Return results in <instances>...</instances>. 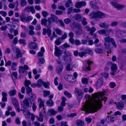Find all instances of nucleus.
Segmentation results:
<instances>
[{"label":"nucleus","mask_w":126,"mask_h":126,"mask_svg":"<svg viewBox=\"0 0 126 126\" xmlns=\"http://www.w3.org/2000/svg\"><path fill=\"white\" fill-rule=\"evenodd\" d=\"M26 89V93L28 95H30V94L32 93V88L30 87H27Z\"/></svg>","instance_id":"nucleus-38"},{"label":"nucleus","mask_w":126,"mask_h":126,"mask_svg":"<svg viewBox=\"0 0 126 126\" xmlns=\"http://www.w3.org/2000/svg\"><path fill=\"white\" fill-rule=\"evenodd\" d=\"M77 115L76 113H72L70 114H68L67 116L69 117H73L74 116H75Z\"/></svg>","instance_id":"nucleus-63"},{"label":"nucleus","mask_w":126,"mask_h":126,"mask_svg":"<svg viewBox=\"0 0 126 126\" xmlns=\"http://www.w3.org/2000/svg\"><path fill=\"white\" fill-rule=\"evenodd\" d=\"M55 32L56 33L60 35H61L62 34V32L59 29L57 28L55 30Z\"/></svg>","instance_id":"nucleus-60"},{"label":"nucleus","mask_w":126,"mask_h":126,"mask_svg":"<svg viewBox=\"0 0 126 126\" xmlns=\"http://www.w3.org/2000/svg\"><path fill=\"white\" fill-rule=\"evenodd\" d=\"M37 102L39 103V106L40 108H41L42 107H43V110L44 109V102L43 101L42 99L40 98L38 99Z\"/></svg>","instance_id":"nucleus-18"},{"label":"nucleus","mask_w":126,"mask_h":126,"mask_svg":"<svg viewBox=\"0 0 126 126\" xmlns=\"http://www.w3.org/2000/svg\"><path fill=\"white\" fill-rule=\"evenodd\" d=\"M95 51L97 53H101L103 52L102 50L100 48H97L95 49Z\"/></svg>","instance_id":"nucleus-61"},{"label":"nucleus","mask_w":126,"mask_h":126,"mask_svg":"<svg viewBox=\"0 0 126 126\" xmlns=\"http://www.w3.org/2000/svg\"><path fill=\"white\" fill-rule=\"evenodd\" d=\"M55 54L58 57L60 56L62 53V51L58 48L57 47L55 46Z\"/></svg>","instance_id":"nucleus-15"},{"label":"nucleus","mask_w":126,"mask_h":126,"mask_svg":"<svg viewBox=\"0 0 126 126\" xmlns=\"http://www.w3.org/2000/svg\"><path fill=\"white\" fill-rule=\"evenodd\" d=\"M12 102L14 105L18 103L17 100L15 98H13L12 99Z\"/></svg>","instance_id":"nucleus-55"},{"label":"nucleus","mask_w":126,"mask_h":126,"mask_svg":"<svg viewBox=\"0 0 126 126\" xmlns=\"http://www.w3.org/2000/svg\"><path fill=\"white\" fill-rule=\"evenodd\" d=\"M86 4V2L84 1H79L76 3L75 6L76 7L79 8L85 6Z\"/></svg>","instance_id":"nucleus-12"},{"label":"nucleus","mask_w":126,"mask_h":126,"mask_svg":"<svg viewBox=\"0 0 126 126\" xmlns=\"http://www.w3.org/2000/svg\"><path fill=\"white\" fill-rule=\"evenodd\" d=\"M91 62L90 61H87L85 63L84 67L83 68V71H87L91 70L90 65L91 64Z\"/></svg>","instance_id":"nucleus-10"},{"label":"nucleus","mask_w":126,"mask_h":126,"mask_svg":"<svg viewBox=\"0 0 126 126\" xmlns=\"http://www.w3.org/2000/svg\"><path fill=\"white\" fill-rule=\"evenodd\" d=\"M96 30V28L94 27H92V29L91 32H89V33L92 35L94 37H96V35L95 33L93 34V33L95 32Z\"/></svg>","instance_id":"nucleus-29"},{"label":"nucleus","mask_w":126,"mask_h":126,"mask_svg":"<svg viewBox=\"0 0 126 126\" xmlns=\"http://www.w3.org/2000/svg\"><path fill=\"white\" fill-rule=\"evenodd\" d=\"M63 68V65L62 64V65H61L57 66L56 67V71L57 72L59 75H61Z\"/></svg>","instance_id":"nucleus-19"},{"label":"nucleus","mask_w":126,"mask_h":126,"mask_svg":"<svg viewBox=\"0 0 126 126\" xmlns=\"http://www.w3.org/2000/svg\"><path fill=\"white\" fill-rule=\"evenodd\" d=\"M82 16L81 14H78L75 15L73 18L77 21H80L81 20Z\"/></svg>","instance_id":"nucleus-17"},{"label":"nucleus","mask_w":126,"mask_h":126,"mask_svg":"<svg viewBox=\"0 0 126 126\" xmlns=\"http://www.w3.org/2000/svg\"><path fill=\"white\" fill-rule=\"evenodd\" d=\"M49 82H44L43 85L45 87V88H49Z\"/></svg>","instance_id":"nucleus-54"},{"label":"nucleus","mask_w":126,"mask_h":126,"mask_svg":"<svg viewBox=\"0 0 126 126\" xmlns=\"http://www.w3.org/2000/svg\"><path fill=\"white\" fill-rule=\"evenodd\" d=\"M99 26L102 28L108 29L109 27V24H107L105 22L101 23L99 24Z\"/></svg>","instance_id":"nucleus-27"},{"label":"nucleus","mask_w":126,"mask_h":126,"mask_svg":"<svg viewBox=\"0 0 126 126\" xmlns=\"http://www.w3.org/2000/svg\"><path fill=\"white\" fill-rule=\"evenodd\" d=\"M101 76L105 78H107L109 76V74L107 73H101Z\"/></svg>","instance_id":"nucleus-59"},{"label":"nucleus","mask_w":126,"mask_h":126,"mask_svg":"<svg viewBox=\"0 0 126 126\" xmlns=\"http://www.w3.org/2000/svg\"><path fill=\"white\" fill-rule=\"evenodd\" d=\"M57 111L53 109H51L49 110L48 111L47 114L49 116L54 115L57 113Z\"/></svg>","instance_id":"nucleus-22"},{"label":"nucleus","mask_w":126,"mask_h":126,"mask_svg":"<svg viewBox=\"0 0 126 126\" xmlns=\"http://www.w3.org/2000/svg\"><path fill=\"white\" fill-rule=\"evenodd\" d=\"M117 69V65L115 64H113L111 65V71L110 73V74L113 75H114V73L116 72Z\"/></svg>","instance_id":"nucleus-13"},{"label":"nucleus","mask_w":126,"mask_h":126,"mask_svg":"<svg viewBox=\"0 0 126 126\" xmlns=\"http://www.w3.org/2000/svg\"><path fill=\"white\" fill-rule=\"evenodd\" d=\"M118 24L117 21H114L112 22L110 24V25L112 27L116 26H117Z\"/></svg>","instance_id":"nucleus-58"},{"label":"nucleus","mask_w":126,"mask_h":126,"mask_svg":"<svg viewBox=\"0 0 126 126\" xmlns=\"http://www.w3.org/2000/svg\"><path fill=\"white\" fill-rule=\"evenodd\" d=\"M116 106L117 108L120 110H122L123 109L124 106V104L122 103L118 102L116 104Z\"/></svg>","instance_id":"nucleus-32"},{"label":"nucleus","mask_w":126,"mask_h":126,"mask_svg":"<svg viewBox=\"0 0 126 126\" xmlns=\"http://www.w3.org/2000/svg\"><path fill=\"white\" fill-rule=\"evenodd\" d=\"M9 95L10 96H13L15 95L16 94V91L15 90H11L9 92Z\"/></svg>","instance_id":"nucleus-34"},{"label":"nucleus","mask_w":126,"mask_h":126,"mask_svg":"<svg viewBox=\"0 0 126 126\" xmlns=\"http://www.w3.org/2000/svg\"><path fill=\"white\" fill-rule=\"evenodd\" d=\"M47 22H48V25L47 26H48V27H51L52 22L53 21H52V20L51 17L47 18Z\"/></svg>","instance_id":"nucleus-43"},{"label":"nucleus","mask_w":126,"mask_h":126,"mask_svg":"<svg viewBox=\"0 0 126 126\" xmlns=\"http://www.w3.org/2000/svg\"><path fill=\"white\" fill-rule=\"evenodd\" d=\"M24 84L26 87H29V85L31 84V82L30 81L26 80L25 81Z\"/></svg>","instance_id":"nucleus-39"},{"label":"nucleus","mask_w":126,"mask_h":126,"mask_svg":"<svg viewBox=\"0 0 126 126\" xmlns=\"http://www.w3.org/2000/svg\"><path fill=\"white\" fill-rule=\"evenodd\" d=\"M98 32L99 33L102 35L106 33V32L105 30L99 31H98Z\"/></svg>","instance_id":"nucleus-64"},{"label":"nucleus","mask_w":126,"mask_h":126,"mask_svg":"<svg viewBox=\"0 0 126 126\" xmlns=\"http://www.w3.org/2000/svg\"><path fill=\"white\" fill-rule=\"evenodd\" d=\"M71 20L69 18H66L64 20V22L66 24H68L71 22Z\"/></svg>","instance_id":"nucleus-57"},{"label":"nucleus","mask_w":126,"mask_h":126,"mask_svg":"<svg viewBox=\"0 0 126 126\" xmlns=\"http://www.w3.org/2000/svg\"><path fill=\"white\" fill-rule=\"evenodd\" d=\"M23 104L22 105L21 107L25 109H27L31 107V105L29 104L28 100L27 98H25L23 100Z\"/></svg>","instance_id":"nucleus-6"},{"label":"nucleus","mask_w":126,"mask_h":126,"mask_svg":"<svg viewBox=\"0 0 126 126\" xmlns=\"http://www.w3.org/2000/svg\"><path fill=\"white\" fill-rule=\"evenodd\" d=\"M16 57L17 59L22 57V55L20 52V49L18 48H16Z\"/></svg>","instance_id":"nucleus-20"},{"label":"nucleus","mask_w":126,"mask_h":126,"mask_svg":"<svg viewBox=\"0 0 126 126\" xmlns=\"http://www.w3.org/2000/svg\"><path fill=\"white\" fill-rule=\"evenodd\" d=\"M81 81L82 83L84 84L87 85L88 83V79L86 78L82 79Z\"/></svg>","instance_id":"nucleus-42"},{"label":"nucleus","mask_w":126,"mask_h":126,"mask_svg":"<svg viewBox=\"0 0 126 126\" xmlns=\"http://www.w3.org/2000/svg\"><path fill=\"white\" fill-rule=\"evenodd\" d=\"M27 71L24 68L23 66H20L19 68V72L21 73L24 75H26L27 74Z\"/></svg>","instance_id":"nucleus-21"},{"label":"nucleus","mask_w":126,"mask_h":126,"mask_svg":"<svg viewBox=\"0 0 126 126\" xmlns=\"http://www.w3.org/2000/svg\"><path fill=\"white\" fill-rule=\"evenodd\" d=\"M97 14L98 17L102 18L106 16L105 14L99 11L97 12Z\"/></svg>","instance_id":"nucleus-31"},{"label":"nucleus","mask_w":126,"mask_h":126,"mask_svg":"<svg viewBox=\"0 0 126 126\" xmlns=\"http://www.w3.org/2000/svg\"><path fill=\"white\" fill-rule=\"evenodd\" d=\"M86 18L85 17L83 18L81 20L82 24L84 25H86L87 24V22L86 21Z\"/></svg>","instance_id":"nucleus-48"},{"label":"nucleus","mask_w":126,"mask_h":126,"mask_svg":"<svg viewBox=\"0 0 126 126\" xmlns=\"http://www.w3.org/2000/svg\"><path fill=\"white\" fill-rule=\"evenodd\" d=\"M44 82L41 79H39L37 83L38 87H40L41 85H43Z\"/></svg>","instance_id":"nucleus-47"},{"label":"nucleus","mask_w":126,"mask_h":126,"mask_svg":"<svg viewBox=\"0 0 126 126\" xmlns=\"http://www.w3.org/2000/svg\"><path fill=\"white\" fill-rule=\"evenodd\" d=\"M43 95L45 97H46L50 94V92L49 91L44 90L43 91Z\"/></svg>","instance_id":"nucleus-46"},{"label":"nucleus","mask_w":126,"mask_h":126,"mask_svg":"<svg viewBox=\"0 0 126 126\" xmlns=\"http://www.w3.org/2000/svg\"><path fill=\"white\" fill-rule=\"evenodd\" d=\"M71 27L73 30L78 35H80L83 32L82 28L79 24H77L75 22H73L71 25Z\"/></svg>","instance_id":"nucleus-2"},{"label":"nucleus","mask_w":126,"mask_h":126,"mask_svg":"<svg viewBox=\"0 0 126 126\" xmlns=\"http://www.w3.org/2000/svg\"><path fill=\"white\" fill-rule=\"evenodd\" d=\"M63 42L61 38H58L55 42V44L57 45H60Z\"/></svg>","instance_id":"nucleus-26"},{"label":"nucleus","mask_w":126,"mask_h":126,"mask_svg":"<svg viewBox=\"0 0 126 126\" xmlns=\"http://www.w3.org/2000/svg\"><path fill=\"white\" fill-rule=\"evenodd\" d=\"M81 49L82 50H83L84 53L86 54H89L93 55V53L92 51L89 48H85L84 47H82L81 48Z\"/></svg>","instance_id":"nucleus-16"},{"label":"nucleus","mask_w":126,"mask_h":126,"mask_svg":"<svg viewBox=\"0 0 126 126\" xmlns=\"http://www.w3.org/2000/svg\"><path fill=\"white\" fill-rule=\"evenodd\" d=\"M45 62V60L43 58H41L39 59V61L38 62V65L40 66V64H43Z\"/></svg>","instance_id":"nucleus-36"},{"label":"nucleus","mask_w":126,"mask_h":126,"mask_svg":"<svg viewBox=\"0 0 126 126\" xmlns=\"http://www.w3.org/2000/svg\"><path fill=\"white\" fill-rule=\"evenodd\" d=\"M51 16L52 21L57 23L59 20L58 18L55 15L52 14L51 15Z\"/></svg>","instance_id":"nucleus-25"},{"label":"nucleus","mask_w":126,"mask_h":126,"mask_svg":"<svg viewBox=\"0 0 126 126\" xmlns=\"http://www.w3.org/2000/svg\"><path fill=\"white\" fill-rule=\"evenodd\" d=\"M115 115H112L111 116H108L106 119L107 122H113L114 121V118Z\"/></svg>","instance_id":"nucleus-24"},{"label":"nucleus","mask_w":126,"mask_h":126,"mask_svg":"<svg viewBox=\"0 0 126 126\" xmlns=\"http://www.w3.org/2000/svg\"><path fill=\"white\" fill-rule=\"evenodd\" d=\"M77 125L78 126H82L84 123V122L82 121H79L77 122Z\"/></svg>","instance_id":"nucleus-50"},{"label":"nucleus","mask_w":126,"mask_h":126,"mask_svg":"<svg viewBox=\"0 0 126 126\" xmlns=\"http://www.w3.org/2000/svg\"><path fill=\"white\" fill-rule=\"evenodd\" d=\"M62 60L64 61L65 63H68L71 62V61L70 57L68 55H66L63 57L62 60H56V61L58 64H60L63 63L62 62Z\"/></svg>","instance_id":"nucleus-3"},{"label":"nucleus","mask_w":126,"mask_h":126,"mask_svg":"<svg viewBox=\"0 0 126 126\" xmlns=\"http://www.w3.org/2000/svg\"><path fill=\"white\" fill-rule=\"evenodd\" d=\"M72 3V2L70 1L67 0L65 4V6L66 7L68 8L70 6V4H71Z\"/></svg>","instance_id":"nucleus-62"},{"label":"nucleus","mask_w":126,"mask_h":126,"mask_svg":"<svg viewBox=\"0 0 126 126\" xmlns=\"http://www.w3.org/2000/svg\"><path fill=\"white\" fill-rule=\"evenodd\" d=\"M103 78H99L96 83V85L97 88H100L103 85Z\"/></svg>","instance_id":"nucleus-11"},{"label":"nucleus","mask_w":126,"mask_h":126,"mask_svg":"<svg viewBox=\"0 0 126 126\" xmlns=\"http://www.w3.org/2000/svg\"><path fill=\"white\" fill-rule=\"evenodd\" d=\"M104 45L105 46L106 48L108 50H109V51H108L107 52L108 53H111V45L110 43H106L105 42L104 43Z\"/></svg>","instance_id":"nucleus-23"},{"label":"nucleus","mask_w":126,"mask_h":126,"mask_svg":"<svg viewBox=\"0 0 126 126\" xmlns=\"http://www.w3.org/2000/svg\"><path fill=\"white\" fill-rule=\"evenodd\" d=\"M90 16L92 18H98L97 12L96 13H92L90 14Z\"/></svg>","instance_id":"nucleus-37"},{"label":"nucleus","mask_w":126,"mask_h":126,"mask_svg":"<svg viewBox=\"0 0 126 126\" xmlns=\"http://www.w3.org/2000/svg\"><path fill=\"white\" fill-rule=\"evenodd\" d=\"M47 30H46L47 32V35L49 37H50L51 33V31L50 28V27H48V26H47Z\"/></svg>","instance_id":"nucleus-44"},{"label":"nucleus","mask_w":126,"mask_h":126,"mask_svg":"<svg viewBox=\"0 0 126 126\" xmlns=\"http://www.w3.org/2000/svg\"><path fill=\"white\" fill-rule=\"evenodd\" d=\"M64 94L67 97L69 98H71L72 97L71 94L66 91H65L64 93Z\"/></svg>","instance_id":"nucleus-45"},{"label":"nucleus","mask_w":126,"mask_h":126,"mask_svg":"<svg viewBox=\"0 0 126 126\" xmlns=\"http://www.w3.org/2000/svg\"><path fill=\"white\" fill-rule=\"evenodd\" d=\"M71 77H72V79H73L72 76L68 75H66L64 77V78L66 80L68 81H69L70 80V79Z\"/></svg>","instance_id":"nucleus-49"},{"label":"nucleus","mask_w":126,"mask_h":126,"mask_svg":"<svg viewBox=\"0 0 126 126\" xmlns=\"http://www.w3.org/2000/svg\"><path fill=\"white\" fill-rule=\"evenodd\" d=\"M24 10L27 13L31 12L32 14H34L35 13V11L33 6H28L25 8Z\"/></svg>","instance_id":"nucleus-9"},{"label":"nucleus","mask_w":126,"mask_h":126,"mask_svg":"<svg viewBox=\"0 0 126 126\" xmlns=\"http://www.w3.org/2000/svg\"><path fill=\"white\" fill-rule=\"evenodd\" d=\"M20 4L21 7H24L27 4L26 0H21L20 1Z\"/></svg>","instance_id":"nucleus-33"},{"label":"nucleus","mask_w":126,"mask_h":126,"mask_svg":"<svg viewBox=\"0 0 126 126\" xmlns=\"http://www.w3.org/2000/svg\"><path fill=\"white\" fill-rule=\"evenodd\" d=\"M39 117L37 116L36 117L39 121L42 122L43 120V115L41 112H40L39 115Z\"/></svg>","instance_id":"nucleus-28"},{"label":"nucleus","mask_w":126,"mask_h":126,"mask_svg":"<svg viewBox=\"0 0 126 126\" xmlns=\"http://www.w3.org/2000/svg\"><path fill=\"white\" fill-rule=\"evenodd\" d=\"M75 93L78 101H80V99L83 97V92L81 90H79L78 88H76Z\"/></svg>","instance_id":"nucleus-4"},{"label":"nucleus","mask_w":126,"mask_h":126,"mask_svg":"<svg viewBox=\"0 0 126 126\" xmlns=\"http://www.w3.org/2000/svg\"><path fill=\"white\" fill-rule=\"evenodd\" d=\"M104 40L105 42L106 43H110L109 42H111L112 44L115 47H117V45L113 39L108 37L105 38Z\"/></svg>","instance_id":"nucleus-7"},{"label":"nucleus","mask_w":126,"mask_h":126,"mask_svg":"<svg viewBox=\"0 0 126 126\" xmlns=\"http://www.w3.org/2000/svg\"><path fill=\"white\" fill-rule=\"evenodd\" d=\"M16 110L18 112H20V108L18 103L14 105Z\"/></svg>","instance_id":"nucleus-53"},{"label":"nucleus","mask_w":126,"mask_h":126,"mask_svg":"<svg viewBox=\"0 0 126 126\" xmlns=\"http://www.w3.org/2000/svg\"><path fill=\"white\" fill-rule=\"evenodd\" d=\"M110 4L111 5L115 7L118 9H120L123 8L125 7L124 5L116 3L114 1H112L111 2Z\"/></svg>","instance_id":"nucleus-8"},{"label":"nucleus","mask_w":126,"mask_h":126,"mask_svg":"<svg viewBox=\"0 0 126 126\" xmlns=\"http://www.w3.org/2000/svg\"><path fill=\"white\" fill-rule=\"evenodd\" d=\"M16 63L13 62L12 63L11 68V69L15 71L16 69Z\"/></svg>","instance_id":"nucleus-41"},{"label":"nucleus","mask_w":126,"mask_h":126,"mask_svg":"<svg viewBox=\"0 0 126 126\" xmlns=\"http://www.w3.org/2000/svg\"><path fill=\"white\" fill-rule=\"evenodd\" d=\"M18 42L20 44H22L24 46H25L26 45V40L24 39H20L18 40Z\"/></svg>","instance_id":"nucleus-35"},{"label":"nucleus","mask_w":126,"mask_h":126,"mask_svg":"<svg viewBox=\"0 0 126 126\" xmlns=\"http://www.w3.org/2000/svg\"><path fill=\"white\" fill-rule=\"evenodd\" d=\"M29 47L31 49L36 50L38 49L37 43L34 42H32L30 43L29 44Z\"/></svg>","instance_id":"nucleus-14"},{"label":"nucleus","mask_w":126,"mask_h":126,"mask_svg":"<svg viewBox=\"0 0 126 126\" xmlns=\"http://www.w3.org/2000/svg\"><path fill=\"white\" fill-rule=\"evenodd\" d=\"M20 17L21 20L22 22H29L32 20V17L31 16L26 17L23 14H21L20 16Z\"/></svg>","instance_id":"nucleus-5"},{"label":"nucleus","mask_w":126,"mask_h":126,"mask_svg":"<svg viewBox=\"0 0 126 126\" xmlns=\"http://www.w3.org/2000/svg\"><path fill=\"white\" fill-rule=\"evenodd\" d=\"M24 115L26 118L28 119L30 118L31 113L29 112H27L24 113Z\"/></svg>","instance_id":"nucleus-51"},{"label":"nucleus","mask_w":126,"mask_h":126,"mask_svg":"<svg viewBox=\"0 0 126 126\" xmlns=\"http://www.w3.org/2000/svg\"><path fill=\"white\" fill-rule=\"evenodd\" d=\"M106 93V91L95 93L91 102L84 105V108L88 113L98 111L102 106L101 101L104 100L105 102L107 99L106 97L104 96Z\"/></svg>","instance_id":"nucleus-1"},{"label":"nucleus","mask_w":126,"mask_h":126,"mask_svg":"<svg viewBox=\"0 0 126 126\" xmlns=\"http://www.w3.org/2000/svg\"><path fill=\"white\" fill-rule=\"evenodd\" d=\"M46 104L47 106L51 107L53 106L54 103L52 100H49L47 101Z\"/></svg>","instance_id":"nucleus-30"},{"label":"nucleus","mask_w":126,"mask_h":126,"mask_svg":"<svg viewBox=\"0 0 126 126\" xmlns=\"http://www.w3.org/2000/svg\"><path fill=\"white\" fill-rule=\"evenodd\" d=\"M42 14L44 18L47 17V16L48 15V13L46 11H43L42 12Z\"/></svg>","instance_id":"nucleus-52"},{"label":"nucleus","mask_w":126,"mask_h":126,"mask_svg":"<svg viewBox=\"0 0 126 126\" xmlns=\"http://www.w3.org/2000/svg\"><path fill=\"white\" fill-rule=\"evenodd\" d=\"M47 20L46 19H42L41 21V24L42 25H44L45 26L47 25Z\"/></svg>","instance_id":"nucleus-40"},{"label":"nucleus","mask_w":126,"mask_h":126,"mask_svg":"<svg viewBox=\"0 0 126 126\" xmlns=\"http://www.w3.org/2000/svg\"><path fill=\"white\" fill-rule=\"evenodd\" d=\"M84 29L85 31L88 32H91V30L92 29V28H90L88 26L84 27Z\"/></svg>","instance_id":"nucleus-56"}]
</instances>
